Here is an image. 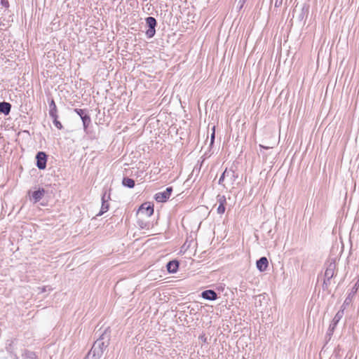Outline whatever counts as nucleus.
<instances>
[{"instance_id":"obj_5","label":"nucleus","mask_w":359,"mask_h":359,"mask_svg":"<svg viewBox=\"0 0 359 359\" xmlns=\"http://www.w3.org/2000/svg\"><path fill=\"white\" fill-rule=\"evenodd\" d=\"M172 192V188L168 187L165 191L156 194L155 200L159 203L165 202L171 196Z\"/></svg>"},{"instance_id":"obj_23","label":"nucleus","mask_w":359,"mask_h":359,"mask_svg":"<svg viewBox=\"0 0 359 359\" xmlns=\"http://www.w3.org/2000/svg\"><path fill=\"white\" fill-rule=\"evenodd\" d=\"M1 4L5 8H8L9 6V3L8 0H1Z\"/></svg>"},{"instance_id":"obj_24","label":"nucleus","mask_w":359,"mask_h":359,"mask_svg":"<svg viewBox=\"0 0 359 359\" xmlns=\"http://www.w3.org/2000/svg\"><path fill=\"white\" fill-rule=\"evenodd\" d=\"M41 291V292H45L47 290L50 291L51 290V288L50 287L44 286L43 287L39 288Z\"/></svg>"},{"instance_id":"obj_18","label":"nucleus","mask_w":359,"mask_h":359,"mask_svg":"<svg viewBox=\"0 0 359 359\" xmlns=\"http://www.w3.org/2000/svg\"><path fill=\"white\" fill-rule=\"evenodd\" d=\"M217 201L219 203V205H225L226 203V199L225 196L218 195L217 197Z\"/></svg>"},{"instance_id":"obj_27","label":"nucleus","mask_w":359,"mask_h":359,"mask_svg":"<svg viewBox=\"0 0 359 359\" xmlns=\"http://www.w3.org/2000/svg\"><path fill=\"white\" fill-rule=\"evenodd\" d=\"M282 1H283V0H280V2H279V4H282ZM277 3H278V0H276V4H275V5H276V6H277Z\"/></svg>"},{"instance_id":"obj_6","label":"nucleus","mask_w":359,"mask_h":359,"mask_svg":"<svg viewBox=\"0 0 359 359\" xmlns=\"http://www.w3.org/2000/svg\"><path fill=\"white\" fill-rule=\"evenodd\" d=\"M36 166L40 170H44L46 167L47 156L43 151H39L36 156Z\"/></svg>"},{"instance_id":"obj_12","label":"nucleus","mask_w":359,"mask_h":359,"mask_svg":"<svg viewBox=\"0 0 359 359\" xmlns=\"http://www.w3.org/2000/svg\"><path fill=\"white\" fill-rule=\"evenodd\" d=\"M44 194H45V190L43 189H39L36 191H34L32 194V197L34 203H37L38 201H39L44 196Z\"/></svg>"},{"instance_id":"obj_26","label":"nucleus","mask_w":359,"mask_h":359,"mask_svg":"<svg viewBox=\"0 0 359 359\" xmlns=\"http://www.w3.org/2000/svg\"><path fill=\"white\" fill-rule=\"evenodd\" d=\"M259 147H262V148H264V149H269V148H271L270 147H264V146H263L262 144H260Z\"/></svg>"},{"instance_id":"obj_19","label":"nucleus","mask_w":359,"mask_h":359,"mask_svg":"<svg viewBox=\"0 0 359 359\" xmlns=\"http://www.w3.org/2000/svg\"><path fill=\"white\" fill-rule=\"evenodd\" d=\"M53 120V123L55 125V126L58 128V129H62V123L57 120V116H55V117H51Z\"/></svg>"},{"instance_id":"obj_14","label":"nucleus","mask_w":359,"mask_h":359,"mask_svg":"<svg viewBox=\"0 0 359 359\" xmlns=\"http://www.w3.org/2000/svg\"><path fill=\"white\" fill-rule=\"evenodd\" d=\"M167 269L169 272H176L178 269V262L176 261L169 262L167 264Z\"/></svg>"},{"instance_id":"obj_15","label":"nucleus","mask_w":359,"mask_h":359,"mask_svg":"<svg viewBox=\"0 0 359 359\" xmlns=\"http://www.w3.org/2000/svg\"><path fill=\"white\" fill-rule=\"evenodd\" d=\"M50 111H49V115L50 117H55L57 115V107L55 105V103L54 100H51L50 103Z\"/></svg>"},{"instance_id":"obj_25","label":"nucleus","mask_w":359,"mask_h":359,"mask_svg":"<svg viewBox=\"0 0 359 359\" xmlns=\"http://www.w3.org/2000/svg\"><path fill=\"white\" fill-rule=\"evenodd\" d=\"M215 140V126L212 128V133L211 135V140H210V145H212L214 142Z\"/></svg>"},{"instance_id":"obj_13","label":"nucleus","mask_w":359,"mask_h":359,"mask_svg":"<svg viewBox=\"0 0 359 359\" xmlns=\"http://www.w3.org/2000/svg\"><path fill=\"white\" fill-rule=\"evenodd\" d=\"M11 104L10 103L6 102H0V112L8 115L11 111Z\"/></svg>"},{"instance_id":"obj_3","label":"nucleus","mask_w":359,"mask_h":359,"mask_svg":"<svg viewBox=\"0 0 359 359\" xmlns=\"http://www.w3.org/2000/svg\"><path fill=\"white\" fill-rule=\"evenodd\" d=\"M336 264L334 261H330L327 263L326 269L325 271L324 284L327 285L331 278H332L335 273Z\"/></svg>"},{"instance_id":"obj_1","label":"nucleus","mask_w":359,"mask_h":359,"mask_svg":"<svg viewBox=\"0 0 359 359\" xmlns=\"http://www.w3.org/2000/svg\"><path fill=\"white\" fill-rule=\"evenodd\" d=\"M109 345V337L105 334H102L99 339H97L93 344L88 355H93L94 359H97L101 357L104 350Z\"/></svg>"},{"instance_id":"obj_10","label":"nucleus","mask_w":359,"mask_h":359,"mask_svg":"<svg viewBox=\"0 0 359 359\" xmlns=\"http://www.w3.org/2000/svg\"><path fill=\"white\" fill-rule=\"evenodd\" d=\"M145 205L146 204L141 205L139 208L138 213L144 215L147 217H150L154 213V208L150 205H147V207H145Z\"/></svg>"},{"instance_id":"obj_11","label":"nucleus","mask_w":359,"mask_h":359,"mask_svg":"<svg viewBox=\"0 0 359 359\" xmlns=\"http://www.w3.org/2000/svg\"><path fill=\"white\" fill-rule=\"evenodd\" d=\"M201 297L208 300H215L217 298V293L212 290H205L202 292Z\"/></svg>"},{"instance_id":"obj_9","label":"nucleus","mask_w":359,"mask_h":359,"mask_svg":"<svg viewBox=\"0 0 359 359\" xmlns=\"http://www.w3.org/2000/svg\"><path fill=\"white\" fill-rule=\"evenodd\" d=\"M344 315V310L339 311L336 315L334 316L332 323L330 325L329 330L330 331H333L337 325V323L339 322V320L341 319Z\"/></svg>"},{"instance_id":"obj_4","label":"nucleus","mask_w":359,"mask_h":359,"mask_svg":"<svg viewBox=\"0 0 359 359\" xmlns=\"http://www.w3.org/2000/svg\"><path fill=\"white\" fill-rule=\"evenodd\" d=\"M146 23L149 27V29L146 32V35L148 38H151L155 35L157 22L156 20L153 17H147L146 18Z\"/></svg>"},{"instance_id":"obj_17","label":"nucleus","mask_w":359,"mask_h":359,"mask_svg":"<svg viewBox=\"0 0 359 359\" xmlns=\"http://www.w3.org/2000/svg\"><path fill=\"white\" fill-rule=\"evenodd\" d=\"M81 120L83 121L84 130H86V128L88 127V126L90 125V123L91 122L90 117L87 114L86 115H83V117L81 118Z\"/></svg>"},{"instance_id":"obj_22","label":"nucleus","mask_w":359,"mask_h":359,"mask_svg":"<svg viewBox=\"0 0 359 359\" xmlns=\"http://www.w3.org/2000/svg\"><path fill=\"white\" fill-rule=\"evenodd\" d=\"M225 205H219L217 209V212L219 215H222L225 212Z\"/></svg>"},{"instance_id":"obj_2","label":"nucleus","mask_w":359,"mask_h":359,"mask_svg":"<svg viewBox=\"0 0 359 359\" xmlns=\"http://www.w3.org/2000/svg\"><path fill=\"white\" fill-rule=\"evenodd\" d=\"M236 178L237 176L233 170L226 169L219 180V184H222L226 180L229 184L233 185Z\"/></svg>"},{"instance_id":"obj_21","label":"nucleus","mask_w":359,"mask_h":359,"mask_svg":"<svg viewBox=\"0 0 359 359\" xmlns=\"http://www.w3.org/2000/svg\"><path fill=\"white\" fill-rule=\"evenodd\" d=\"M74 111L81 117V118L83 117V115L87 114V112L85 109H75Z\"/></svg>"},{"instance_id":"obj_8","label":"nucleus","mask_w":359,"mask_h":359,"mask_svg":"<svg viewBox=\"0 0 359 359\" xmlns=\"http://www.w3.org/2000/svg\"><path fill=\"white\" fill-rule=\"evenodd\" d=\"M257 268L261 272L265 271L268 267L269 262L268 259L265 257H261L257 261L256 263Z\"/></svg>"},{"instance_id":"obj_20","label":"nucleus","mask_w":359,"mask_h":359,"mask_svg":"<svg viewBox=\"0 0 359 359\" xmlns=\"http://www.w3.org/2000/svg\"><path fill=\"white\" fill-rule=\"evenodd\" d=\"M24 359H36L35 354L32 352H27L23 355Z\"/></svg>"},{"instance_id":"obj_7","label":"nucleus","mask_w":359,"mask_h":359,"mask_svg":"<svg viewBox=\"0 0 359 359\" xmlns=\"http://www.w3.org/2000/svg\"><path fill=\"white\" fill-rule=\"evenodd\" d=\"M109 198V195L107 196L106 193H104L102 195L101 210L99 212V213L97 215V216L102 215L104 212H106L109 210V204L108 202Z\"/></svg>"},{"instance_id":"obj_16","label":"nucleus","mask_w":359,"mask_h":359,"mask_svg":"<svg viewBox=\"0 0 359 359\" xmlns=\"http://www.w3.org/2000/svg\"><path fill=\"white\" fill-rule=\"evenodd\" d=\"M123 185L128 188H133L135 186V181L133 179L128 177H124L123 179Z\"/></svg>"}]
</instances>
